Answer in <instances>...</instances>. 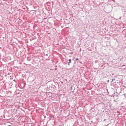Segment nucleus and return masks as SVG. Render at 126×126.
I'll list each match as a JSON object with an SVG mask.
<instances>
[{
  "label": "nucleus",
  "instance_id": "1",
  "mask_svg": "<svg viewBox=\"0 0 126 126\" xmlns=\"http://www.w3.org/2000/svg\"><path fill=\"white\" fill-rule=\"evenodd\" d=\"M68 61H69L68 63H71V59H69Z\"/></svg>",
  "mask_w": 126,
  "mask_h": 126
},
{
  "label": "nucleus",
  "instance_id": "2",
  "mask_svg": "<svg viewBox=\"0 0 126 126\" xmlns=\"http://www.w3.org/2000/svg\"><path fill=\"white\" fill-rule=\"evenodd\" d=\"M78 60H79V59L78 58H76V61H78Z\"/></svg>",
  "mask_w": 126,
  "mask_h": 126
},
{
  "label": "nucleus",
  "instance_id": "3",
  "mask_svg": "<svg viewBox=\"0 0 126 126\" xmlns=\"http://www.w3.org/2000/svg\"><path fill=\"white\" fill-rule=\"evenodd\" d=\"M114 80H115V79H112V81H113Z\"/></svg>",
  "mask_w": 126,
  "mask_h": 126
}]
</instances>
